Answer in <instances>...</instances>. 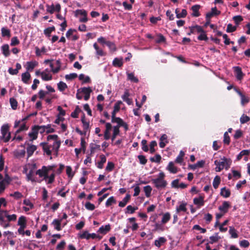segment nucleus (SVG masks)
<instances>
[{
    "label": "nucleus",
    "instance_id": "obj_1",
    "mask_svg": "<svg viewBox=\"0 0 250 250\" xmlns=\"http://www.w3.org/2000/svg\"><path fill=\"white\" fill-rule=\"evenodd\" d=\"M55 165L42 166L37 170L35 163H29L25 165L23 168V173L26 174V180L32 182H41L44 180L46 184H51L55 181L56 175Z\"/></svg>",
    "mask_w": 250,
    "mask_h": 250
},
{
    "label": "nucleus",
    "instance_id": "obj_2",
    "mask_svg": "<svg viewBox=\"0 0 250 250\" xmlns=\"http://www.w3.org/2000/svg\"><path fill=\"white\" fill-rule=\"evenodd\" d=\"M47 142L52 146L53 149H55V155H57L61 145V141L57 135H49L47 138Z\"/></svg>",
    "mask_w": 250,
    "mask_h": 250
},
{
    "label": "nucleus",
    "instance_id": "obj_3",
    "mask_svg": "<svg viewBox=\"0 0 250 250\" xmlns=\"http://www.w3.org/2000/svg\"><path fill=\"white\" fill-rule=\"evenodd\" d=\"M9 128V126L7 124L3 125L0 128L1 136H0V140H3L5 143L8 142L11 138V134Z\"/></svg>",
    "mask_w": 250,
    "mask_h": 250
},
{
    "label": "nucleus",
    "instance_id": "obj_4",
    "mask_svg": "<svg viewBox=\"0 0 250 250\" xmlns=\"http://www.w3.org/2000/svg\"><path fill=\"white\" fill-rule=\"evenodd\" d=\"M12 179L10 177L6 174L4 177L0 173V193H2L6 188L10 184Z\"/></svg>",
    "mask_w": 250,
    "mask_h": 250
},
{
    "label": "nucleus",
    "instance_id": "obj_5",
    "mask_svg": "<svg viewBox=\"0 0 250 250\" xmlns=\"http://www.w3.org/2000/svg\"><path fill=\"white\" fill-rule=\"evenodd\" d=\"M165 176L164 173L161 172L159 173L158 178L152 180V183L157 188H164L166 186V182L164 179Z\"/></svg>",
    "mask_w": 250,
    "mask_h": 250
},
{
    "label": "nucleus",
    "instance_id": "obj_6",
    "mask_svg": "<svg viewBox=\"0 0 250 250\" xmlns=\"http://www.w3.org/2000/svg\"><path fill=\"white\" fill-rule=\"evenodd\" d=\"M234 90L239 95L241 98V104L242 105H245L246 104L249 103L250 101V99L248 97H246L240 90L236 87H234Z\"/></svg>",
    "mask_w": 250,
    "mask_h": 250
},
{
    "label": "nucleus",
    "instance_id": "obj_7",
    "mask_svg": "<svg viewBox=\"0 0 250 250\" xmlns=\"http://www.w3.org/2000/svg\"><path fill=\"white\" fill-rule=\"evenodd\" d=\"M42 146L44 152L47 155H51L52 154L55 155V149H53L52 146L48 142L42 143Z\"/></svg>",
    "mask_w": 250,
    "mask_h": 250
},
{
    "label": "nucleus",
    "instance_id": "obj_8",
    "mask_svg": "<svg viewBox=\"0 0 250 250\" xmlns=\"http://www.w3.org/2000/svg\"><path fill=\"white\" fill-rule=\"evenodd\" d=\"M75 16H78V15L83 16V17L80 18V21L82 22H86L88 21L87 18V12L84 9H78L75 12Z\"/></svg>",
    "mask_w": 250,
    "mask_h": 250
},
{
    "label": "nucleus",
    "instance_id": "obj_9",
    "mask_svg": "<svg viewBox=\"0 0 250 250\" xmlns=\"http://www.w3.org/2000/svg\"><path fill=\"white\" fill-rule=\"evenodd\" d=\"M92 91V90L90 87H84L78 89V93H82L84 95V99L85 101H87L89 99Z\"/></svg>",
    "mask_w": 250,
    "mask_h": 250
},
{
    "label": "nucleus",
    "instance_id": "obj_10",
    "mask_svg": "<svg viewBox=\"0 0 250 250\" xmlns=\"http://www.w3.org/2000/svg\"><path fill=\"white\" fill-rule=\"evenodd\" d=\"M50 66L51 68V71L53 73H57L60 70L61 62L59 60H57L54 63H50Z\"/></svg>",
    "mask_w": 250,
    "mask_h": 250
},
{
    "label": "nucleus",
    "instance_id": "obj_11",
    "mask_svg": "<svg viewBox=\"0 0 250 250\" xmlns=\"http://www.w3.org/2000/svg\"><path fill=\"white\" fill-rule=\"evenodd\" d=\"M42 78L43 81H47L52 79V75L51 71L48 69H45L44 71L41 73Z\"/></svg>",
    "mask_w": 250,
    "mask_h": 250
},
{
    "label": "nucleus",
    "instance_id": "obj_12",
    "mask_svg": "<svg viewBox=\"0 0 250 250\" xmlns=\"http://www.w3.org/2000/svg\"><path fill=\"white\" fill-rule=\"evenodd\" d=\"M112 128V125L109 123H105V129L104 131V139L106 140L110 138V131Z\"/></svg>",
    "mask_w": 250,
    "mask_h": 250
},
{
    "label": "nucleus",
    "instance_id": "obj_13",
    "mask_svg": "<svg viewBox=\"0 0 250 250\" xmlns=\"http://www.w3.org/2000/svg\"><path fill=\"white\" fill-rule=\"evenodd\" d=\"M234 71L235 74L236 78L238 80L241 81L244 76L242 71V69L239 66H235L233 67Z\"/></svg>",
    "mask_w": 250,
    "mask_h": 250
},
{
    "label": "nucleus",
    "instance_id": "obj_14",
    "mask_svg": "<svg viewBox=\"0 0 250 250\" xmlns=\"http://www.w3.org/2000/svg\"><path fill=\"white\" fill-rule=\"evenodd\" d=\"M230 207V205L229 202L224 201L222 205L219 207L218 209L223 213L225 214L228 212Z\"/></svg>",
    "mask_w": 250,
    "mask_h": 250
},
{
    "label": "nucleus",
    "instance_id": "obj_15",
    "mask_svg": "<svg viewBox=\"0 0 250 250\" xmlns=\"http://www.w3.org/2000/svg\"><path fill=\"white\" fill-rule=\"evenodd\" d=\"M126 74L127 76V80L134 83H137L139 82L138 79L135 76L133 72H130L129 71H126Z\"/></svg>",
    "mask_w": 250,
    "mask_h": 250
},
{
    "label": "nucleus",
    "instance_id": "obj_16",
    "mask_svg": "<svg viewBox=\"0 0 250 250\" xmlns=\"http://www.w3.org/2000/svg\"><path fill=\"white\" fill-rule=\"evenodd\" d=\"M221 12L217 10L216 7L211 8V12L206 14V19H210L211 18L214 16H217L220 15Z\"/></svg>",
    "mask_w": 250,
    "mask_h": 250
},
{
    "label": "nucleus",
    "instance_id": "obj_17",
    "mask_svg": "<svg viewBox=\"0 0 250 250\" xmlns=\"http://www.w3.org/2000/svg\"><path fill=\"white\" fill-rule=\"evenodd\" d=\"M25 151L24 149H18L13 151L14 156L18 159L23 158L25 156Z\"/></svg>",
    "mask_w": 250,
    "mask_h": 250
},
{
    "label": "nucleus",
    "instance_id": "obj_18",
    "mask_svg": "<svg viewBox=\"0 0 250 250\" xmlns=\"http://www.w3.org/2000/svg\"><path fill=\"white\" fill-rule=\"evenodd\" d=\"M214 164L216 166L215 168L216 172H220L225 168L224 160H222L221 162L215 160L214 161Z\"/></svg>",
    "mask_w": 250,
    "mask_h": 250
},
{
    "label": "nucleus",
    "instance_id": "obj_19",
    "mask_svg": "<svg viewBox=\"0 0 250 250\" xmlns=\"http://www.w3.org/2000/svg\"><path fill=\"white\" fill-rule=\"evenodd\" d=\"M38 63L36 61L27 62H26V69L27 72L32 71L34 68L37 66Z\"/></svg>",
    "mask_w": 250,
    "mask_h": 250
},
{
    "label": "nucleus",
    "instance_id": "obj_20",
    "mask_svg": "<svg viewBox=\"0 0 250 250\" xmlns=\"http://www.w3.org/2000/svg\"><path fill=\"white\" fill-rule=\"evenodd\" d=\"M99 157L100 160L96 163V165L98 168L102 169L104 167V164L106 162V158L103 154L100 155Z\"/></svg>",
    "mask_w": 250,
    "mask_h": 250
},
{
    "label": "nucleus",
    "instance_id": "obj_21",
    "mask_svg": "<svg viewBox=\"0 0 250 250\" xmlns=\"http://www.w3.org/2000/svg\"><path fill=\"white\" fill-rule=\"evenodd\" d=\"M201 6L200 5L196 4L192 6L191 8V10L192 11V13L191 14V16L193 17H198L200 14L199 13V10Z\"/></svg>",
    "mask_w": 250,
    "mask_h": 250
},
{
    "label": "nucleus",
    "instance_id": "obj_22",
    "mask_svg": "<svg viewBox=\"0 0 250 250\" xmlns=\"http://www.w3.org/2000/svg\"><path fill=\"white\" fill-rule=\"evenodd\" d=\"M89 147L91 155H92L94 154L96 151L101 150L100 145H97L96 144L91 143L90 144Z\"/></svg>",
    "mask_w": 250,
    "mask_h": 250
},
{
    "label": "nucleus",
    "instance_id": "obj_23",
    "mask_svg": "<svg viewBox=\"0 0 250 250\" xmlns=\"http://www.w3.org/2000/svg\"><path fill=\"white\" fill-rule=\"evenodd\" d=\"M79 80L82 81V83H91L90 78L88 76L83 74H81L79 76Z\"/></svg>",
    "mask_w": 250,
    "mask_h": 250
},
{
    "label": "nucleus",
    "instance_id": "obj_24",
    "mask_svg": "<svg viewBox=\"0 0 250 250\" xmlns=\"http://www.w3.org/2000/svg\"><path fill=\"white\" fill-rule=\"evenodd\" d=\"M175 12L176 15V17L178 19L185 18L187 15V10L185 9H182L181 12H180V9L178 8H176L175 9Z\"/></svg>",
    "mask_w": 250,
    "mask_h": 250
},
{
    "label": "nucleus",
    "instance_id": "obj_25",
    "mask_svg": "<svg viewBox=\"0 0 250 250\" xmlns=\"http://www.w3.org/2000/svg\"><path fill=\"white\" fill-rule=\"evenodd\" d=\"M110 225L107 224L105 226H101L98 230V232L100 233L105 234L110 230Z\"/></svg>",
    "mask_w": 250,
    "mask_h": 250
},
{
    "label": "nucleus",
    "instance_id": "obj_26",
    "mask_svg": "<svg viewBox=\"0 0 250 250\" xmlns=\"http://www.w3.org/2000/svg\"><path fill=\"white\" fill-rule=\"evenodd\" d=\"M38 134V130L37 128H33L31 131L28 134L29 139L30 141H33L37 139Z\"/></svg>",
    "mask_w": 250,
    "mask_h": 250
},
{
    "label": "nucleus",
    "instance_id": "obj_27",
    "mask_svg": "<svg viewBox=\"0 0 250 250\" xmlns=\"http://www.w3.org/2000/svg\"><path fill=\"white\" fill-rule=\"evenodd\" d=\"M1 50L3 55L7 57L10 55L9 46L7 44H5L1 47Z\"/></svg>",
    "mask_w": 250,
    "mask_h": 250
},
{
    "label": "nucleus",
    "instance_id": "obj_28",
    "mask_svg": "<svg viewBox=\"0 0 250 250\" xmlns=\"http://www.w3.org/2000/svg\"><path fill=\"white\" fill-rule=\"evenodd\" d=\"M31 75L27 71L21 74V80L25 83H29V81L30 79Z\"/></svg>",
    "mask_w": 250,
    "mask_h": 250
},
{
    "label": "nucleus",
    "instance_id": "obj_29",
    "mask_svg": "<svg viewBox=\"0 0 250 250\" xmlns=\"http://www.w3.org/2000/svg\"><path fill=\"white\" fill-rule=\"evenodd\" d=\"M62 222V219L58 220V219H54L52 223V225L53 226L54 229L58 231H60L62 229L61 225Z\"/></svg>",
    "mask_w": 250,
    "mask_h": 250
},
{
    "label": "nucleus",
    "instance_id": "obj_30",
    "mask_svg": "<svg viewBox=\"0 0 250 250\" xmlns=\"http://www.w3.org/2000/svg\"><path fill=\"white\" fill-rule=\"evenodd\" d=\"M93 47L96 50V54L99 56H104L105 55V53L104 52L103 49L99 48L97 43H94Z\"/></svg>",
    "mask_w": 250,
    "mask_h": 250
},
{
    "label": "nucleus",
    "instance_id": "obj_31",
    "mask_svg": "<svg viewBox=\"0 0 250 250\" xmlns=\"http://www.w3.org/2000/svg\"><path fill=\"white\" fill-rule=\"evenodd\" d=\"M129 93L128 91H125L122 96V98L124 101L128 105H130L132 104V101L131 99L129 98Z\"/></svg>",
    "mask_w": 250,
    "mask_h": 250
},
{
    "label": "nucleus",
    "instance_id": "obj_32",
    "mask_svg": "<svg viewBox=\"0 0 250 250\" xmlns=\"http://www.w3.org/2000/svg\"><path fill=\"white\" fill-rule=\"evenodd\" d=\"M112 123H117V125L116 126H119V127H121V125H124L123 124V121L122 119H121L120 118L116 117L115 116H114V114H112Z\"/></svg>",
    "mask_w": 250,
    "mask_h": 250
},
{
    "label": "nucleus",
    "instance_id": "obj_33",
    "mask_svg": "<svg viewBox=\"0 0 250 250\" xmlns=\"http://www.w3.org/2000/svg\"><path fill=\"white\" fill-rule=\"evenodd\" d=\"M168 142L167 136L166 134H163L160 138V142L159 146L161 148H163L165 146L166 144Z\"/></svg>",
    "mask_w": 250,
    "mask_h": 250
},
{
    "label": "nucleus",
    "instance_id": "obj_34",
    "mask_svg": "<svg viewBox=\"0 0 250 250\" xmlns=\"http://www.w3.org/2000/svg\"><path fill=\"white\" fill-rule=\"evenodd\" d=\"M220 195L225 198H228L230 195V191L229 189H227L226 187L221 188Z\"/></svg>",
    "mask_w": 250,
    "mask_h": 250
},
{
    "label": "nucleus",
    "instance_id": "obj_35",
    "mask_svg": "<svg viewBox=\"0 0 250 250\" xmlns=\"http://www.w3.org/2000/svg\"><path fill=\"white\" fill-rule=\"evenodd\" d=\"M37 147L35 145H29L27 147L28 157H30L36 150Z\"/></svg>",
    "mask_w": 250,
    "mask_h": 250
},
{
    "label": "nucleus",
    "instance_id": "obj_36",
    "mask_svg": "<svg viewBox=\"0 0 250 250\" xmlns=\"http://www.w3.org/2000/svg\"><path fill=\"white\" fill-rule=\"evenodd\" d=\"M123 64L122 58H116L113 61V65L116 67H121Z\"/></svg>",
    "mask_w": 250,
    "mask_h": 250
},
{
    "label": "nucleus",
    "instance_id": "obj_37",
    "mask_svg": "<svg viewBox=\"0 0 250 250\" xmlns=\"http://www.w3.org/2000/svg\"><path fill=\"white\" fill-rule=\"evenodd\" d=\"M171 215L169 213L167 212L163 214L161 222L162 224H166L170 219Z\"/></svg>",
    "mask_w": 250,
    "mask_h": 250
},
{
    "label": "nucleus",
    "instance_id": "obj_38",
    "mask_svg": "<svg viewBox=\"0 0 250 250\" xmlns=\"http://www.w3.org/2000/svg\"><path fill=\"white\" fill-rule=\"evenodd\" d=\"M130 198V196L129 194H127L125 197L123 199V200L119 202V206L120 207H124L127 203L128 202Z\"/></svg>",
    "mask_w": 250,
    "mask_h": 250
},
{
    "label": "nucleus",
    "instance_id": "obj_39",
    "mask_svg": "<svg viewBox=\"0 0 250 250\" xmlns=\"http://www.w3.org/2000/svg\"><path fill=\"white\" fill-rule=\"evenodd\" d=\"M220 182H221L220 177L218 175H216L213 179V184H212L213 188L215 189H216L218 188V186L220 183Z\"/></svg>",
    "mask_w": 250,
    "mask_h": 250
},
{
    "label": "nucleus",
    "instance_id": "obj_40",
    "mask_svg": "<svg viewBox=\"0 0 250 250\" xmlns=\"http://www.w3.org/2000/svg\"><path fill=\"white\" fill-rule=\"evenodd\" d=\"M250 154V150H243L237 156V160L238 161L240 160L242 157L245 155H249Z\"/></svg>",
    "mask_w": 250,
    "mask_h": 250
},
{
    "label": "nucleus",
    "instance_id": "obj_41",
    "mask_svg": "<svg viewBox=\"0 0 250 250\" xmlns=\"http://www.w3.org/2000/svg\"><path fill=\"white\" fill-rule=\"evenodd\" d=\"M193 203L195 205H199L200 206H203L204 204V198L200 196L199 198H195L193 199Z\"/></svg>",
    "mask_w": 250,
    "mask_h": 250
},
{
    "label": "nucleus",
    "instance_id": "obj_42",
    "mask_svg": "<svg viewBox=\"0 0 250 250\" xmlns=\"http://www.w3.org/2000/svg\"><path fill=\"white\" fill-rule=\"evenodd\" d=\"M18 225L26 227V219L25 216H21L19 217L18 221Z\"/></svg>",
    "mask_w": 250,
    "mask_h": 250
},
{
    "label": "nucleus",
    "instance_id": "obj_43",
    "mask_svg": "<svg viewBox=\"0 0 250 250\" xmlns=\"http://www.w3.org/2000/svg\"><path fill=\"white\" fill-rule=\"evenodd\" d=\"M166 240L164 237H160L157 240L155 241V245L159 248L163 244L165 243Z\"/></svg>",
    "mask_w": 250,
    "mask_h": 250
},
{
    "label": "nucleus",
    "instance_id": "obj_44",
    "mask_svg": "<svg viewBox=\"0 0 250 250\" xmlns=\"http://www.w3.org/2000/svg\"><path fill=\"white\" fill-rule=\"evenodd\" d=\"M229 233L233 238H236L238 237L236 230L233 227H229Z\"/></svg>",
    "mask_w": 250,
    "mask_h": 250
},
{
    "label": "nucleus",
    "instance_id": "obj_45",
    "mask_svg": "<svg viewBox=\"0 0 250 250\" xmlns=\"http://www.w3.org/2000/svg\"><path fill=\"white\" fill-rule=\"evenodd\" d=\"M200 34L198 36L197 39L199 41H205L208 40V37L207 36L206 31L203 29V32H201Z\"/></svg>",
    "mask_w": 250,
    "mask_h": 250
},
{
    "label": "nucleus",
    "instance_id": "obj_46",
    "mask_svg": "<svg viewBox=\"0 0 250 250\" xmlns=\"http://www.w3.org/2000/svg\"><path fill=\"white\" fill-rule=\"evenodd\" d=\"M189 29H193L194 34H195L196 32L199 33L201 32H203V29L202 27L198 25L189 26Z\"/></svg>",
    "mask_w": 250,
    "mask_h": 250
},
{
    "label": "nucleus",
    "instance_id": "obj_47",
    "mask_svg": "<svg viewBox=\"0 0 250 250\" xmlns=\"http://www.w3.org/2000/svg\"><path fill=\"white\" fill-rule=\"evenodd\" d=\"M222 160H224V164H225V168L226 169H228V168H229L230 167V166L231 164V160L230 159H228V158H226V157H223V158H222L221 159Z\"/></svg>",
    "mask_w": 250,
    "mask_h": 250
},
{
    "label": "nucleus",
    "instance_id": "obj_48",
    "mask_svg": "<svg viewBox=\"0 0 250 250\" xmlns=\"http://www.w3.org/2000/svg\"><path fill=\"white\" fill-rule=\"evenodd\" d=\"M1 35L2 37H10V31L9 29L6 27H2L1 29Z\"/></svg>",
    "mask_w": 250,
    "mask_h": 250
},
{
    "label": "nucleus",
    "instance_id": "obj_49",
    "mask_svg": "<svg viewBox=\"0 0 250 250\" xmlns=\"http://www.w3.org/2000/svg\"><path fill=\"white\" fill-rule=\"evenodd\" d=\"M144 191L147 197H150L152 191V188L150 186H146L144 187Z\"/></svg>",
    "mask_w": 250,
    "mask_h": 250
},
{
    "label": "nucleus",
    "instance_id": "obj_50",
    "mask_svg": "<svg viewBox=\"0 0 250 250\" xmlns=\"http://www.w3.org/2000/svg\"><path fill=\"white\" fill-rule=\"evenodd\" d=\"M121 101L117 102L114 106V110L112 112V114H114V116L116 115V113L118 112L120 109V105L122 104Z\"/></svg>",
    "mask_w": 250,
    "mask_h": 250
},
{
    "label": "nucleus",
    "instance_id": "obj_51",
    "mask_svg": "<svg viewBox=\"0 0 250 250\" xmlns=\"http://www.w3.org/2000/svg\"><path fill=\"white\" fill-rule=\"evenodd\" d=\"M184 155H185L184 152L182 150H181L180 152V153H179V155L176 158L175 162L176 163H182L183 162V157L184 156Z\"/></svg>",
    "mask_w": 250,
    "mask_h": 250
},
{
    "label": "nucleus",
    "instance_id": "obj_52",
    "mask_svg": "<svg viewBox=\"0 0 250 250\" xmlns=\"http://www.w3.org/2000/svg\"><path fill=\"white\" fill-rule=\"evenodd\" d=\"M5 216L9 222L16 221L17 217V215L15 214L10 215L7 213H5Z\"/></svg>",
    "mask_w": 250,
    "mask_h": 250
},
{
    "label": "nucleus",
    "instance_id": "obj_53",
    "mask_svg": "<svg viewBox=\"0 0 250 250\" xmlns=\"http://www.w3.org/2000/svg\"><path fill=\"white\" fill-rule=\"evenodd\" d=\"M58 87L60 91H63L67 87V86L65 83L60 82L58 83Z\"/></svg>",
    "mask_w": 250,
    "mask_h": 250
},
{
    "label": "nucleus",
    "instance_id": "obj_54",
    "mask_svg": "<svg viewBox=\"0 0 250 250\" xmlns=\"http://www.w3.org/2000/svg\"><path fill=\"white\" fill-rule=\"evenodd\" d=\"M20 41L17 37H14L11 38L10 45L16 46L20 44Z\"/></svg>",
    "mask_w": 250,
    "mask_h": 250
},
{
    "label": "nucleus",
    "instance_id": "obj_55",
    "mask_svg": "<svg viewBox=\"0 0 250 250\" xmlns=\"http://www.w3.org/2000/svg\"><path fill=\"white\" fill-rule=\"evenodd\" d=\"M250 120V117L247 115L243 114L240 119L241 124H244Z\"/></svg>",
    "mask_w": 250,
    "mask_h": 250
},
{
    "label": "nucleus",
    "instance_id": "obj_56",
    "mask_svg": "<svg viewBox=\"0 0 250 250\" xmlns=\"http://www.w3.org/2000/svg\"><path fill=\"white\" fill-rule=\"evenodd\" d=\"M46 52V49L45 47H42L41 49L38 47H36V54L37 56H41L42 53H44Z\"/></svg>",
    "mask_w": 250,
    "mask_h": 250
},
{
    "label": "nucleus",
    "instance_id": "obj_57",
    "mask_svg": "<svg viewBox=\"0 0 250 250\" xmlns=\"http://www.w3.org/2000/svg\"><path fill=\"white\" fill-rule=\"evenodd\" d=\"M66 174L69 178L71 179L73 177L74 173L73 172L72 169V168L71 167H70V166L66 167Z\"/></svg>",
    "mask_w": 250,
    "mask_h": 250
},
{
    "label": "nucleus",
    "instance_id": "obj_58",
    "mask_svg": "<svg viewBox=\"0 0 250 250\" xmlns=\"http://www.w3.org/2000/svg\"><path fill=\"white\" fill-rule=\"evenodd\" d=\"M186 203H182L180 205L179 207L176 208V210L177 212H180L181 211L186 212L187 211V208L186 207Z\"/></svg>",
    "mask_w": 250,
    "mask_h": 250
},
{
    "label": "nucleus",
    "instance_id": "obj_59",
    "mask_svg": "<svg viewBox=\"0 0 250 250\" xmlns=\"http://www.w3.org/2000/svg\"><path fill=\"white\" fill-rule=\"evenodd\" d=\"M233 20L234 21V22L237 25H238L240 22H241L243 20V17L241 16H235L233 17Z\"/></svg>",
    "mask_w": 250,
    "mask_h": 250
},
{
    "label": "nucleus",
    "instance_id": "obj_60",
    "mask_svg": "<svg viewBox=\"0 0 250 250\" xmlns=\"http://www.w3.org/2000/svg\"><path fill=\"white\" fill-rule=\"evenodd\" d=\"M116 203V200L114 199V197L111 196L109 197L105 203V206L106 207H109V206H111L113 204H115Z\"/></svg>",
    "mask_w": 250,
    "mask_h": 250
},
{
    "label": "nucleus",
    "instance_id": "obj_61",
    "mask_svg": "<svg viewBox=\"0 0 250 250\" xmlns=\"http://www.w3.org/2000/svg\"><path fill=\"white\" fill-rule=\"evenodd\" d=\"M10 103L12 108L14 110H15L18 106V103L17 101L14 98H10Z\"/></svg>",
    "mask_w": 250,
    "mask_h": 250
},
{
    "label": "nucleus",
    "instance_id": "obj_62",
    "mask_svg": "<svg viewBox=\"0 0 250 250\" xmlns=\"http://www.w3.org/2000/svg\"><path fill=\"white\" fill-rule=\"evenodd\" d=\"M223 142L225 144L229 145L230 143V137L228 132H225L224 134Z\"/></svg>",
    "mask_w": 250,
    "mask_h": 250
},
{
    "label": "nucleus",
    "instance_id": "obj_63",
    "mask_svg": "<svg viewBox=\"0 0 250 250\" xmlns=\"http://www.w3.org/2000/svg\"><path fill=\"white\" fill-rule=\"evenodd\" d=\"M23 204L25 206V207H29V208H34L33 204L29 199L24 200Z\"/></svg>",
    "mask_w": 250,
    "mask_h": 250
},
{
    "label": "nucleus",
    "instance_id": "obj_64",
    "mask_svg": "<svg viewBox=\"0 0 250 250\" xmlns=\"http://www.w3.org/2000/svg\"><path fill=\"white\" fill-rule=\"evenodd\" d=\"M10 196L13 197L16 199H19L22 197V194L19 191H15L13 193H11Z\"/></svg>",
    "mask_w": 250,
    "mask_h": 250
}]
</instances>
